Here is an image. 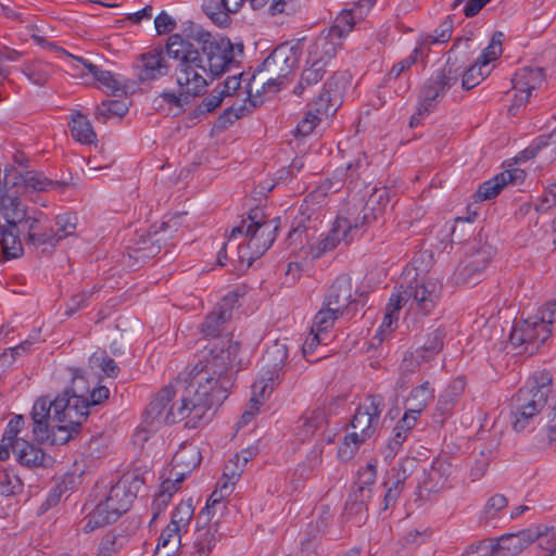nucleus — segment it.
<instances>
[{
    "label": "nucleus",
    "mask_w": 556,
    "mask_h": 556,
    "mask_svg": "<svg viewBox=\"0 0 556 556\" xmlns=\"http://www.w3.org/2000/svg\"><path fill=\"white\" fill-rule=\"evenodd\" d=\"M21 233L26 235V226H16V228L2 225L0 223V243L5 260L16 258L23 253Z\"/></svg>",
    "instance_id": "obj_34"
},
{
    "label": "nucleus",
    "mask_w": 556,
    "mask_h": 556,
    "mask_svg": "<svg viewBox=\"0 0 556 556\" xmlns=\"http://www.w3.org/2000/svg\"><path fill=\"white\" fill-rule=\"evenodd\" d=\"M128 539L122 532L116 530L109 531L102 538L99 547L113 556L117 555L127 543Z\"/></svg>",
    "instance_id": "obj_54"
},
{
    "label": "nucleus",
    "mask_w": 556,
    "mask_h": 556,
    "mask_svg": "<svg viewBox=\"0 0 556 556\" xmlns=\"http://www.w3.org/2000/svg\"><path fill=\"white\" fill-rule=\"evenodd\" d=\"M493 255L494 249L489 243L478 242L472 244L467 252L463 265L457 269V279L463 283H477Z\"/></svg>",
    "instance_id": "obj_9"
},
{
    "label": "nucleus",
    "mask_w": 556,
    "mask_h": 556,
    "mask_svg": "<svg viewBox=\"0 0 556 556\" xmlns=\"http://www.w3.org/2000/svg\"><path fill=\"white\" fill-rule=\"evenodd\" d=\"M201 453L197 446H184L178 450L172 459L170 476L177 477V482L185 479L201 464Z\"/></svg>",
    "instance_id": "obj_24"
},
{
    "label": "nucleus",
    "mask_w": 556,
    "mask_h": 556,
    "mask_svg": "<svg viewBox=\"0 0 556 556\" xmlns=\"http://www.w3.org/2000/svg\"><path fill=\"white\" fill-rule=\"evenodd\" d=\"M464 389L465 382L462 379H456L440 393L434 412L432 414L433 420L435 422L443 424L447 418L452 416L454 408L464 392Z\"/></svg>",
    "instance_id": "obj_22"
},
{
    "label": "nucleus",
    "mask_w": 556,
    "mask_h": 556,
    "mask_svg": "<svg viewBox=\"0 0 556 556\" xmlns=\"http://www.w3.org/2000/svg\"><path fill=\"white\" fill-rule=\"evenodd\" d=\"M17 462L26 467H49L53 459L42 448L28 441L16 442L12 450Z\"/></svg>",
    "instance_id": "obj_29"
},
{
    "label": "nucleus",
    "mask_w": 556,
    "mask_h": 556,
    "mask_svg": "<svg viewBox=\"0 0 556 556\" xmlns=\"http://www.w3.org/2000/svg\"><path fill=\"white\" fill-rule=\"evenodd\" d=\"M181 483L182 482H177V477H174V479L168 478L162 482L160 492L153 502L159 510L167 506L173 494L180 489Z\"/></svg>",
    "instance_id": "obj_56"
},
{
    "label": "nucleus",
    "mask_w": 556,
    "mask_h": 556,
    "mask_svg": "<svg viewBox=\"0 0 556 556\" xmlns=\"http://www.w3.org/2000/svg\"><path fill=\"white\" fill-rule=\"evenodd\" d=\"M421 53H422L421 48L417 47L413 50V52L408 56H406L403 60H401L400 62L395 63L391 67V70L388 72V74L386 75V81H391V80L397 79L402 73L409 70L412 67V65H414L417 62L418 56Z\"/></svg>",
    "instance_id": "obj_59"
},
{
    "label": "nucleus",
    "mask_w": 556,
    "mask_h": 556,
    "mask_svg": "<svg viewBox=\"0 0 556 556\" xmlns=\"http://www.w3.org/2000/svg\"><path fill=\"white\" fill-rule=\"evenodd\" d=\"M369 169V161L364 157H358L350 162L345 168L337 169L333 174L336 184L340 181L346 186L348 189L353 190L359 185L366 186V173Z\"/></svg>",
    "instance_id": "obj_28"
},
{
    "label": "nucleus",
    "mask_w": 556,
    "mask_h": 556,
    "mask_svg": "<svg viewBox=\"0 0 556 556\" xmlns=\"http://www.w3.org/2000/svg\"><path fill=\"white\" fill-rule=\"evenodd\" d=\"M143 484L144 478L138 469L124 473L121 479L111 486L105 500L109 504L114 506V508H118L119 514L123 515L128 511Z\"/></svg>",
    "instance_id": "obj_11"
},
{
    "label": "nucleus",
    "mask_w": 556,
    "mask_h": 556,
    "mask_svg": "<svg viewBox=\"0 0 556 556\" xmlns=\"http://www.w3.org/2000/svg\"><path fill=\"white\" fill-rule=\"evenodd\" d=\"M211 31L192 21L181 24V34L169 35L165 43L168 58L175 62L177 84L195 83V92L207 87L206 77L202 71L204 64L212 66V61H218L217 54L225 51L228 41L215 39Z\"/></svg>",
    "instance_id": "obj_1"
},
{
    "label": "nucleus",
    "mask_w": 556,
    "mask_h": 556,
    "mask_svg": "<svg viewBox=\"0 0 556 556\" xmlns=\"http://www.w3.org/2000/svg\"><path fill=\"white\" fill-rule=\"evenodd\" d=\"M298 435L302 442L309 440L315 432L328 422L327 413L325 408H316L309 414H304L301 419Z\"/></svg>",
    "instance_id": "obj_36"
},
{
    "label": "nucleus",
    "mask_w": 556,
    "mask_h": 556,
    "mask_svg": "<svg viewBox=\"0 0 556 556\" xmlns=\"http://www.w3.org/2000/svg\"><path fill=\"white\" fill-rule=\"evenodd\" d=\"M177 389L172 386H165L151 400L143 412L141 427L144 431H156L162 426L168 425L165 420L166 408L175 397Z\"/></svg>",
    "instance_id": "obj_14"
},
{
    "label": "nucleus",
    "mask_w": 556,
    "mask_h": 556,
    "mask_svg": "<svg viewBox=\"0 0 556 556\" xmlns=\"http://www.w3.org/2000/svg\"><path fill=\"white\" fill-rule=\"evenodd\" d=\"M352 231V223L349 218L337 217L328 235L316 245H311L309 253L313 258H320L325 253L332 251L342 240H348Z\"/></svg>",
    "instance_id": "obj_21"
},
{
    "label": "nucleus",
    "mask_w": 556,
    "mask_h": 556,
    "mask_svg": "<svg viewBox=\"0 0 556 556\" xmlns=\"http://www.w3.org/2000/svg\"><path fill=\"white\" fill-rule=\"evenodd\" d=\"M71 392L74 391H66L65 388L53 400L49 395H43L35 401L30 413L35 438L46 434L51 422H65L66 418L73 417L68 395Z\"/></svg>",
    "instance_id": "obj_6"
},
{
    "label": "nucleus",
    "mask_w": 556,
    "mask_h": 556,
    "mask_svg": "<svg viewBox=\"0 0 556 556\" xmlns=\"http://www.w3.org/2000/svg\"><path fill=\"white\" fill-rule=\"evenodd\" d=\"M534 530V541H538L539 546L546 552L543 556H556V529L554 527L541 530L540 527Z\"/></svg>",
    "instance_id": "obj_50"
},
{
    "label": "nucleus",
    "mask_w": 556,
    "mask_h": 556,
    "mask_svg": "<svg viewBox=\"0 0 556 556\" xmlns=\"http://www.w3.org/2000/svg\"><path fill=\"white\" fill-rule=\"evenodd\" d=\"M100 288L99 286H93L90 290H83L72 295L66 304L65 315L70 317L79 309L87 307L91 298L99 292Z\"/></svg>",
    "instance_id": "obj_51"
},
{
    "label": "nucleus",
    "mask_w": 556,
    "mask_h": 556,
    "mask_svg": "<svg viewBox=\"0 0 556 556\" xmlns=\"http://www.w3.org/2000/svg\"><path fill=\"white\" fill-rule=\"evenodd\" d=\"M425 478L419 488L427 493H438L443 490L451 475V464L440 457L433 459L430 468L424 470Z\"/></svg>",
    "instance_id": "obj_26"
},
{
    "label": "nucleus",
    "mask_w": 556,
    "mask_h": 556,
    "mask_svg": "<svg viewBox=\"0 0 556 556\" xmlns=\"http://www.w3.org/2000/svg\"><path fill=\"white\" fill-rule=\"evenodd\" d=\"M300 55L298 47L282 43L264 61V65L273 64L278 72V77H287L298 66Z\"/></svg>",
    "instance_id": "obj_25"
},
{
    "label": "nucleus",
    "mask_w": 556,
    "mask_h": 556,
    "mask_svg": "<svg viewBox=\"0 0 556 556\" xmlns=\"http://www.w3.org/2000/svg\"><path fill=\"white\" fill-rule=\"evenodd\" d=\"M70 127L72 137L78 142L90 144L93 143L97 139V135L90 121L81 113H77L75 116H73L70 123Z\"/></svg>",
    "instance_id": "obj_40"
},
{
    "label": "nucleus",
    "mask_w": 556,
    "mask_h": 556,
    "mask_svg": "<svg viewBox=\"0 0 556 556\" xmlns=\"http://www.w3.org/2000/svg\"><path fill=\"white\" fill-rule=\"evenodd\" d=\"M351 427L353 430H358L370 439L378 430L379 424L374 422V419L368 415V413L357 406L351 420Z\"/></svg>",
    "instance_id": "obj_47"
},
{
    "label": "nucleus",
    "mask_w": 556,
    "mask_h": 556,
    "mask_svg": "<svg viewBox=\"0 0 556 556\" xmlns=\"http://www.w3.org/2000/svg\"><path fill=\"white\" fill-rule=\"evenodd\" d=\"M193 552L190 556H210L222 534L218 532V522L208 527L198 526L194 533Z\"/></svg>",
    "instance_id": "obj_33"
},
{
    "label": "nucleus",
    "mask_w": 556,
    "mask_h": 556,
    "mask_svg": "<svg viewBox=\"0 0 556 556\" xmlns=\"http://www.w3.org/2000/svg\"><path fill=\"white\" fill-rule=\"evenodd\" d=\"M185 383L177 381V387L181 388L180 399L167 408L165 420L168 425H174L187 418L185 424L187 428H198L204 420L206 413L216 405L205 395H202L191 383Z\"/></svg>",
    "instance_id": "obj_4"
},
{
    "label": "nucleus",
    "mask_w": 556,
    "mask_h": 556,
    "mask_svg": "<svg viewBox=\"0 0 556 556\" xmlns=\"http://www.w3.org/2000/svg\"><path fill=\"white\" fill-rule=\"evenodd\" d=\"M405 289L410 293L412 305L415 303L418 311L429 315L441 296L442 286L433 279L422 278L415 279V285L409 283Z\"/></svg>",
    "instance_id": "obj_16"
},
{
    "label": "nucleus",
    "mask_w": 556,
    "mask_h": 556,
    "mask_svg": "<svg viewBox=\"0 0 556 556\" xmlns=\"http://www.w3.org/2000/svg\"><path fill=\"white\" fill-rule=\"evenodd\" d=\"M180 529L177 526L172 525L168 526L161 532V535L157 541L156 549L165 548L170 545V552H173L177 546L180 545Z\"/></svg>",
    "instance_id": "obj_62"
},
{
    "label": "nucleus",
    "mask_w": 556,
    "mask_h": 556,
    "mask_svg": "<svg viewBox=\"0 0 556 556\" xmlns=\"http://www.w3.org/2000/svg\"><path fill=\"white\" fill-rule=\"evenodd\" d=\"M170 58L167 56L164 47H155L148 52L141 53L138 56L140 65L138 79L140 83H150L157 80L169 74L175 63H169Z\"/></svg>",
    "instance_id": "obj_13"
},
{
    "label": "nucleus",
    "mask_w": 556,
    "mask_h": 556,
    "mask_svg": "<svg viewBox=\"0 0 556 556\" xmlns=\"http://www.w3.org/2000/svg\"><path fill=\"white\" fill-rule=\"evenodd\" d=\"M409 299L410 293H407L404 285L401 283L400 290L391 294L389 303L387 304L383 325L391 326L393 321H397L400 309Z\"/></svg>",
    "instance_id": "obj_43"
},
{
    "label": "nucleus",
    "mask_w": 556,
    "mask_h": 556,
    "mask_svg": "<svg viewBox=\"0 0 556 556\" xmlns=\"http://www.w3.org/2000/svg\"><path fill=\"white\" fill-rule=\"evenodd\" d=\"M25 177V189L30 187L36 191H47L50 189H63L66 186L65 182L49 179L38 172H26Z\"/></svg>",
    "instance_id": "obj_46"
},
{
    "label": "nucleus",
    "mask_w": 556,
    "mask_h": 556,
    "mask_svg": "<svg viewBox=\"0 0 556 556\" xmlns=\"http://www.w3.org/2000/svg\"><path fill=\"white\" fill-rule=\"evenodd\" d=\"M444 337V331L439 328L428 332L425 343L416 350V361L426 363L434 358L443 348Z\"/></svg>",
    "instance_id": "obj_37"
},
{
    "label": "nucleus",
    "mask_w": 556,
    "mask_h": 556,
    "mask_svg": "<svg viewBox=\"0 0 556 556\" xmlns=\"http://www.w3.org/2000/svg\"><path fill=\"white\" fill-rule=\"evenodd\" d=\"M458 67L459 75H463L462 86L465 90H470L475 88L477 85L480 84L481 80H483L490 74V71L484 72V66H482L478 62H476L467 71H460L462 67Z\"/></svg>",
    "instance_id": "obj_52"
},
{
    "label": "nucleus",
    "mask_w": 556,
    "mask_h": 556,
    "mask_svg": "<svg viewBox=\"0 0 556 556\" xmlns=\"http://www.w3.org/2000/svg\"><path fill=\"white\" fill-rule=\"evenodd\" d=\"M544 79L545 73L542 67L525 66L518 70L511 79L514 89L519 92L515 96V104L528 102L531 91L540 87Z\"/></svg>",
    "instance_id": "obj_18"
},
{
    "label": "nucleus",
    "mask_w": 556,
    "mask_h": 556,
    "mask_svg": "<svg viewBox=\"0 0 556 556\" xmlns=\"http://www.w3.org/2000/svg\"><path fill=\"white\" fill-rule=\"evenodd\" d=\"M540 412H531L526 409H517L510 407L511 426L517 432L523 431L526 428L531 426L536 419Z\"/></svg>",
    "instance_id": "obj_60"
},
{
    "label": "nucleus",
    "mask_w": 556,
    "mask_h": 556,
    "mask_svg": "<svg viewBox=\"0 0 556 556\" xmlns=\"http://www.w3.org/2000/svg\"><path fill=\"white\" fill-rule=\"evenodd\" d=\"M24 74L37 86H43L49 79V65L42 62H33L25 67Z\"/></svg>",
    "instance_id": "obj_63"
},
{
    "label": "nucleus",
    "mask_w": 556,
    "mask_h": 556,
    "mask_svg": "<svg viewBox=\"0 0 556 556\" xmlns=\"http://www.w3.org/2000/svg\"><path fill=\"white\" fill-rule=\"evenodd\" d=\"M372 0H358L353 8L343 10L330 27L329 35L333 38L346 36L354 27L356 21L363 18L364 14L372 7Z\"/></svg>",
    "instance_id": "obj_20"
},
{
    "label": "nucleus",
    "mask_w": 556,
    "mask_h": 556,
    "mask_svg": "<svg viewBox=\"0 0 556 556\" xmlns=\"http://www.w3.org/2000/svg\"><path fill=\"white\" fill-rule=\"evenodd\" d=\"M121 516L118 508H114V506L109 504L104 498L90 514L86 516V522L83 527V531L85 533H90L99 528L117 521Z\"/></svg>",
    "instance_id": "obj_30"
},
{
    "label": "nucleus",
    "mask_w": 556,
    "mask_h": 556,
    "mask_svg": "<svg viewBox=\"0 0 556 556\" xmlns=\"http://www.w3.org/2000/svg\"><path fill=\"white\" fill-rule=\"evenodd\" d=\"M84 421L79 416L66 418L65 422H53L46 434L36 439L40 442L48 441L51 445L66 444L80 433Z\"/></svg>",
    "instance_id": "obj_23"
},
{
    "label": "nucleus",
    "mask_w": 556,
    "mask_h": 556,
    "mask_svg": "<svg viewBox=\"0 0 556 556\" xmlns=\"http://www.w3.org/2000/svg\"><path fill=\"white\" fill-rule=\"evenodd\" d=\"M365 409L374 419V422L380 425V416L386 407L384 397L381 394H369L366 396L364 404L358 405Z\"/></svg>",
    "instance_id": "obj_61"
},
{
    "label": "nucleus",
    "mask_w": 556,
    "mask_h": 556,
    "mask_svg": "<svg viewBox=\"0 0 556 556\" xmlns=\"http://www.w3.org/2000/svg\"><path fill=\"white\" fill-rule=\"evenodd\" d=\"M178 86L181 89L179 94H176L173 91H163L161 93V98L166 103H168L170 105H174V106H177V108H182L184 104H188L191 101L192 98L199 97V96L203 94L204 91H205V88H203L201 91L194 93L195 89H198L195 87V83L194 81H190L188 84H178Z\"/></svg>",
    "instance_id": "obj_42"
},
{
    "label": "nucleus",
    "mask_w": 556,
    "mask_h": 556,
    "mask_svg": "<svg viewBox=\"0 0 556 556\" xmlns=\"http://www.w3.org/2000/svg\"><path fill=\"white\" fill-rule=\"evenodd\" d=\"M215 39H223L224 41H228V47H225L224 52H219L217 54L218 61H212V66L208 63H205V70L202 71L204 77H206L205 81L207 86L213 83L215 79L220 78L225 75L232 66H238V62L236 61V56L243 55L244 45L243 42H235L222 35H215Z\"/></svg>",
    "instance_id": "obj_15"
},
{
    "label": "nucleus",
    "mask_w": 556,
    "mask_h": 556,
    "mask_svg": "<svg viewBox=\"0 0 556 556\" xmlns=\"http://www.w3.org/2000/svg\"><path fill=\"white\" fill-rule=\"evenodd\" d=\"M552 334L544 320L534 317L515 320L509 333V343L518 354H535Z\"/></svg>",
    "instance_id": "obj_7"
},
{
    "label": "nucleus",
    "mask_w": 556,
    "mask_h": 556,
    "mask_svg": "<svg viewBox=\"0 0 556 556\" xmlns=\"http://www.w3.org/2000/svg\"><path fill=\"white\" fill-rule=\"evenodd\" d=\"M339 78L332 75L323 87V90L312 103L308 104L317 114L323 116L333 115L337 112V101L340 98L338 87Z\"/></svg>",
    "instance_id": "obj_27"
},
{
    "label": "nucleus",
    "mask_w": 556,
    "mask_h": 556,
    "mask_svg": "<svg viewBox=\"0 0 556 556\" xmlns=\"http://www.w3.org/2000/svg\"><path fill=\"white\" fill-rule=\"evenodd\" d=\"M71 370L72 383L66 387V391H74L73 394H68L73 417L80 416L86 420L92 407L109 399L110 390L104 386H99L90 392L81 370L79 368H72Z\"/></svg>",
    "instance_id": "obj_8"
},
{
    "label": "nucleus",
    "mask_w": 556,
    "mask_h": 556,
    "mask_svg": "<svg viewBox=\"0 0 556 556\" xmlns=\"http://www.w3.org/2000/svg\"><path fill=\"white\" fill-rule=\"evenodd\" d=\"M469 38H457L448 51L447 60L445 65L435 71L424 84L419 94V115H429L437 106V104L443 99L445 92L454 86L459 77V67L457 65V58L452 60V55L460 45L469 47Z\"/></svg>",
    "instance_id": "obj_3"
},
{
    "label": "nucleus",
    "mask_w": 556,
    "mask_h": 556,
    "mask_svg": "<svg viewBox=\"0 0 556 556\" xmlns=\"http://www.w3.org/2000/svg\"><path fill=\"white\" fill-rule=\"evenodd\" d=\"M25 173H21L14 166L4 168L3 188L4 192L16 193L20 195V190L25 189Z\"/></svg>",
    "instance_id": "obj_55"
},
{
    "label": "nucleus",
    "mask_w": 556,
    "mask_h": 556,
    "mask_svg": "<svg viewBox=\"0 0 556 556\" xmlns=\"http://www.w3.org/2000/svg\"><path fill=\"white\" fill-rule=\"evenodd\" d=\"M27 222L29 223L26 226V245L39 248L48 244L53 248L60 241L54 230L40 228V219L38 217H30Z\"/></svg>",
    "instance_id": "obj_35"
},
{
    "label": "nucleus",
    "mask_w": 556,
    "mask_h": 556,
    "mask_svg": "<svg viewBox=\"0 0 556 556\" xmlns=\"http://www.w3.org/2000/svg\"><path fill=\"white\" fill-rule=\"evenodd\" d=\"M352 278L346 274L339 275L326 291L324 305H331L342 313L348 309L356 311L358 301L356 299H352Z\"/></svg>",
    "instance_id": "obj_17"
},
{
    "label": "nucleus",
    "mask_w": 556,
    "mask_h": 556,
    "mask_svg": "<svg viewBox=\"0 0 556 556\" xmlns=\"http://www.w3.org/2000/svg\"><path fill=\"white\" fill-rule=\"evenodd\" d=\"M280 222V217L266 219L264 211L256 206L249 211L248 219H242L240 225L232 228L230 237L244 235L250 240V247L256 250V256H262L276 240Z\"/></svg>",
    "instance_id": "obj_5"
},
{
    "label": "nucleus",
    "mask_w": 556,
    "mask_h": 556,
    "mask_svg": "<svg viewBox=\"0 0 556 556\" xmlns=\"http://www.w3.org/2000/svg\"><path fill=\"white\" fill-rule=\"evenodd\" d=\"M194 507L192 500L180 502L172 514L170 523L177 526L180 530L186 529L189 526L191 518L193 517Z\"/></svg>",
    "instance_id": "obj_53"
},
{
    "label": "nucleus",
    "mask_w": 556,
    "mask_h": 556,
    "mask_svg": "<svg viewBox=\"0 0 556 556\" xmlns=\"http://www.w3.org/2000/svg\"><path fill=\"white\" fill-rule=\"evenodd\" d=\"M94 79L110 90L113 96L127 94L126 86L122 85L110 71L101 68Z\"/></svg>",
    "instance_id": "obj_64"
},
{
    "label": "nucleus",
    "mask_w": 556,
    "mask_h": 556,
    "mask_svg": "<svg viewBox=\"0 0 556 556\" xmlns=\"http://www.w3.org/2000/svg\"><path fill=\"white\" fill-rule=\"evenodd\" d=\"M535 388L536 387L532 384L521 387L511 397L510 407L541 412L545 407L547 399L543 396L542 392L539 394L538 391H534Z\"/></svg>",
    "instance_id": "obj_32"
},
{
    "label": "nucleus",
    "mask_w": 556,
    "mask_h": 556,
    "mask_svg": "<svg viewBox=\"0 0 556 556\" xmlns=\"http://www.w3.org/2000/svg\"><path fill=\"white\" fill-rule=\"evenodd\" d=\"M534 530L523 529L516 533H506L496 540H483L479 542L476 551L490 549L493 556H516L534 542Z\"/></svg>",
    "instance_id": "obj_12"
},
{
    "label": "nucleus",
    "mask_w": 556,
    "mask_h": 556,
    "mask_svg": "<svg viewBox=\"0 0 556 556\" xmlns=\"http://www.w3.org/2000/svg\"><path fill=\"white\" fill-rule=\"evenodd\" d=\"M128 110V104L123 100H104L97 106L94 118L97 122L105 124L111 117L125 116Z\"/></svg>",
    "instance_id": "obj_41"
},
{
    "label": "nucleus",
    "mask_w": 556,
    "mask_h": 556,
    "mask_svg": "<svg viewBox=\"0 0 556 556\" xmlns=\"http://www.w3.org/2000/svg\"><path fill=\"white\" fill-rule=\"evenodd\" d=\"M418 460L416 457H405L388 472V479L404 486L406 480L417 469Z\"/></svg>",
    "instance_id": "obj_44"
},
{
    "label": "nucleus",
    "mask_w": 556,
    "mask_h": 556,
    "mask_svg": "<svg viewBox=\"0 0 556 556\" xmlns=\"http://www.w3.org/2000/svg\"><path fill=\"white\" fill-rule=\"evenodd\" d=\"M225 99V93L219 91V86L213 89L211 94L202 100V102L195 108L193 115L194 117H199L201 115H205L207 113L213 112L217 109Z\"/></svg>",
    "instance_id": "obj_58"
},
{
    "label": "nucleus",
    "mask_w": 556,
    "mask_h": 556,
    "mask_svg": "<svg viewBox=\"0 0 556 556\" xmlns=\"http://www.w3.org/2000/svg\"><path fill=\"white\" fill-rule=\"evenodd\" d=\"M505 186V177L498 173L491 179L480 184L476 198L480 201L491 200L497 197Z\"/></svg>",
    "instance_id": "obj_49"
},
{
    "label": "nucleus",
    "mask_w": 556,
    "mask_h": 556,
    "mask_svg": "<svg viewBox=\"0 0 556 556\" xmlns=\"http://www.w3.org/2000/svg\"><path fill=\"white\" fill-rule=\"evenodd\" d=\"M0 216L5 226L16 228V226H27L31 216L27 215V207L22 203L20 195L14 191L4 192L0 195Z\"/></svg>",
    "instance_id": "obj_19"
},
{
    "label": "nucleus",
    "mask_w": 556,
    "mask_h": 556,
    "mask_svg": "<svg viewBox=\"0 0 556 556\" xmlns=\"http://www.w3.org/2000/svg\"><path fill=\"white\" fill-rule=\"evenodd\" d=\"M342 315L343 313L340 312L338 308H334L331 305L325 306L323 304V307L317 312V314L314 317L313 330H316L320 333L327 332L328 329L332 328L334 321Z\"/></svg>",
    "instance_id": "obj_45"
},
{
    "label": "nucleus",
    "mask_w": 556,
    "mask_h": 556,
    "mask_svg": "<svg viewBox=\"0 0 556 556\" xmlns=\"http://www.w3.org/2000/svg\"><path fill=\"white\" fill-rule=\"evenodd\" d=\"M247 112L248 108L245 104H233L223 111V113L218 116L215 126L220 129H226L237 119L243 117Z\"/></svg>",
    "instance_id": "obj_57"
},
{
    "label": "nucleus",
    "mask_w": 556,
    "mask_h": 556,
    "mask_svg": "<svg viewBox=\"0 0 556 556\" xmlns=\"http://www.w3.org/2000/svg\"><path fill=\"white\" fill-rule=\"evenodd\" d=\"M241 293L239 290L228 292L223 299L214 306L213 311L208 313L202 325L201 332L206 338H217L226 328V324L231 319L235 307L240 306L239 298Z\"/></svg>",
    "instance_id": "obj_10"
},
{
    "label": "nucleus",
    "mask_w": 556,
    "mask_h": 556,
    "mask_svg": "<svg viewBox=\"0 0 556 556\" xmlns=\"http://www.w3.org/2000/svg\"><path fill=\"white\" fill-rule=\"evenodd\" d=\"M307 63H311V66L303 70L301 79L309 87L321 80L326 73L327 61L319 56L318 43L315 45V51H309Z\"/></svg>",
    "instance_id": "obj_39"
},
{
    "label": "nucleus",
    "mask_w": 556,
    "mask_h": 556,
    "mask_svg": "<svg viewBox=\"0 0 556 556\" xmlns=\"http://www.w3.org/2000/svg\"><path fill=\"white\" fill-rule=\"evenodd\" d=\"M434 397V389L430 387L429 381H426L414 388L407 400V408L414 414L420 415L427 407L430 400Z\"/></svg>",
    "instance_id": "obj_38"
},
{
    "label": "nucleus",
    "mask_w": 556,
    "mask_h": 556,
    "mask_svg": "<svg viewBox=\"0 0 556 556\" xmlns=\"http://www.w3.org/2000/svg\"><path fill=\"white\" fill-rule=\"evenodd\" d=\"M239 351L237 341L214 345L188 372L185 382L191 383L216 406L222 405L233 386V363Z\"/></svg>",
    "instance_id": "obj_2"
},
{
    "label": "nucleus",
    "mask_w": 556,
    "mask_h": 556,
    "mask_svg": "<svg viewBox=\"0 0 556 556\" xmlns=\"http://www.w3.org/2000/svg\"><path fill=\"white\" fill-rule=\"evenodd\" d=\"M276 352L281 353V358H280L279 363L274 364L273 371L268 372L269 377H267V378L262 377L258 381L254 382V384L252 386L253 395L249 401V409L248 410H253L254 414L258 410V407L265 397L266 390L269 388V392L273 391L275 379L278 378V368H281L285 359L287 358V351L285 349H280L278 346H276Z\"/></svg>",
    "instance_id": "obj_31"
},
{
    "label": "nucleus",
    "mask_w": 556,
    "mask_h": 556,
    "mask_svg": "<svg viewBox=\"0 0 556 556\" xmlns=\"http://www.w3.org/2000/svg\"><path fill=\"white\" fill-rule=\"evenodd\" d=\"M202 10L212 23L220 28L228 27L232 22L230 15L223 9L220 1L205 0Z\"/></svg>",
    "instance_id": "obj_48"
}]
</instances>
